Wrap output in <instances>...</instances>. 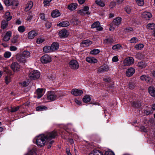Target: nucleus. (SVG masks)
I'll use <instances>...</instances> for the list:
<instances>
[{
	"label": "nucleus",
	"mask_w": 155,
	"mask_h": 155,
	"mask_svg": "<svg viewBox=\"0 0 155 155\" xmlns=\"http://www.w3.org/2000/svg\"><path fill=\"white\" fill-rule=\"evenodd\" d=\"M12 32L11 31H7L3 37V40L5 41H8L12 36Z\"/></svg>",
	"instance_id": "obj_16"
},
{
	"label": "nucleus",
	"mask_w": 155,
	"mask_h": 155,
	"mask_svg": "<svg viewBox=\"0 0 155 155\" xmlns=\"http://www.w3.org/2000/svg\"><path fill=\"white\" fill-rule=\"evenodd\" d=\"M89 155H104L103 152L101 151L95 149L92 150Z\"/></svg>",
	"instance_id": "obj_18"
},
{
	"label": "nucleus",
	"mask_w": 155,
	"mask_h": 155,
	"mask_svg": "<svg viewBox=\"0 0 155 155\" xmlns=\"http://www.w3.org/2000/svg\"><path fill=\"white\" fill-rule=\"evenodd\" d=\"M37 35V33L35 31H31L28 32V38L29 39H32Z\"/></svg>",
	"instance_id": "obj_21"
},
{
	"label": "nucleus",
	"mask_w": 155,
	"mask_h": 155,
	"mask_svg": "<svg viewBox=\"0 0 155 155\" xmlns=\"http://www.w3.org/2000/svg\"><path fill=\"white\" fill-rule=\"evenodd\" d=\"M4 18L7 21H10L12 18V16L10 15V13L9 12H6Z\"/></svg>",
	"instance_id": "obj_40"
},
{
	"label": "nucleus",
	"mask_w": 155,
	"mask_h": 155,
	"mask_svg": "<svg viewBox=\"0 0 155 155\" xmlns=\"http://www.w3.org/2000/svg\"><path fill=\"white\" fill-rule=\"evenodd\" d=\"M134 107H135L137 108H138L140 107L141 106L140 104L139 103H138L137 102H134L133 103V105Z\"/></svg>",
	"instance_id": "obj_55"
},
{
	"label": "nucleus",
	"mask_w": 155,
	"mask_h": 155,
	"mask_svg": "<svg viewBox=\"0 0 155 155\" xmlns=\"http://www.w3.org/2000/svg\"><path fill=\"white\" fill-rule=\"evenodd\" d=\"M86 61L90 64H95L97 62V60L95 58L92 57H89L86 58Z\"/></svg>",
	"instance_id": "obj_13"
},
{
	"label": "nucleus",
	"mask_w": 155,
	"mask_h": 155,
	"mask_svg": "<svg viewBox=\"0 0 155 155\" xmlns=\"http://www.w3.org/2000/svg\"><path fill=\"white\" fill-rule=\"evenodd\" d=\"M21 107V106H19L16 107H11L10 111L12 112H15L18 110Z\"/></svg>",
	"instance_id": "obj_43"
},
{
	"label": "nucleus",
	"mask_w": 155,
	"mask_h": 155,
	"mask_svg": "<svg viewBox=\"0 0 155 155\" xmlns=\"http://www.w3.org/2000/svg\"><path fill=\"white\" fill-rule=\"evenodd\" d=\"M59 35L61 38H66L68 36V34L66 30H62L59 31Z\"/></svg>",
	"instance_id": "obj_19"
},
{
	"label": "nucleus",
	"mask_w": 155,
	"mask_h": 155,
	"mask_svg": "<svg viewBox=\"0 0 155 155\" xmlns=\"http://www.w3.org/2000/svg\"><path fill=\"white\" fill-rule=\"evenodd\" d=\"M57 136L56 132L52 131L39 135L35 138L34 141L37 146L41 147L44 146L47 143V148L49 149L54 142L51 139L54 138Z\"/></svg>",
	"instance_id": "obj_1"
},
{
	"label": "nucleus",
	"mask_w": 155,
	"mask_h": 155,
	"mask_svg": "<svg viewBox=\"0 0 155 155\" xmlns=\"http://www.w3.org/2000/svg\"><path fill=\"white\" fill-rule=\"evenodd\" d=\"M57 93L54 92H48L47 99L48 100H50V101H52L55 100L57 97Z\"/></svg>",
	"instance_id": "obj_5"
},
{
	"label": "nucleus",
	"mask_w": 155,
	"mask_h": 155,
	"mask_svg": "<svg viewBox=\"0 0 155 155\" xmlns=\"http://www.w3.org/2000/svg\"><path fill=\"white\" fill-rule=\"evenodd\" d=\"M77 4L75 3H73L69 5L68 6V9L71 10L73 11L77 8Z\"/></svg>",
	"instance_id": "obj_27"
},
{
	"label": "nucleus",
	"mask_w": 155,
	"mask_h": 155,
	"mask_svg": "<svg viewBox=\"0 0 155 155\" xmlns=\"http://www.w3.org/2000/svg\"><path fill=\"white\" fill-rule=\"evenodd\" d=\"M143 46V44H140L136 45L135 46V48L136 50H140L142 48Z\"/></svg>",
	"instance_id": "obj_44"
},
{
	"label": "nucleus",
	"mask_w": 155,
	"mask_h": 155,
	"mask_svg": "<svg viewBox=\"0 0 155 155\" xmlns=\"http://www.w3.org/2000/svg\"><path fill=\"white\" fill-rule=\"evenodd\" d=\"M18 38V36H15L12 39V42L13 44H15L17 41V39Z\"/></svg>",
	"instance_id": "obj_50"
},
{
	"label": "nucleus",
	"mask_w": 155,
	"mask_h": 155,
	"mask_svg": "<svg viewBox=\"0 0 155 155\" xmlns=\"http://www.w3.org/2000/svg\"><path fill=\"white\" fill-rule=\"evenodd\" d=\"M48 109L47 107L44 106H40L36 107V110L38 111H41L46 110Z\"/></svg>",
	"instance_id": "obj_34"
},
{
	"label": "nucleus",
	"mask_w": 155,
	"mask_h": 155,
	"mask_svg": "<svg viewBox=\"0 0 155 155\" xmlns=\"http://www.w3.org/2000/svg\"><path fill=\"white\" fill-rule=\"evenodd\" d=\"M51 47L52 51L57 50L58 48L59 44L56 42H54L51 45Z\"/></svg>",
	"instance_id": "obj_28"
},
{
	"label": "nucleus",
	"mask_w": 155,
	"mask_h": 155,
	"mask_svg": "<svg viewBox=\"0 0 155 155\" xmlns=\"http://www.w3.org/2000/svg\"><path fill=\"white\" fill-rule=\"evenodd\" d=\"M135 72V70L134 68H130L126 71V74L127 77H130L134 74Z\"/></svg>",
	"instance_id": "obj_15"
},
{
	"label": "nucleus",
	"mask_w": 155,
	"mask_h": 155,
	"mask_svg": "<svg viewBox=\"0 0 155 155\" xmlns=\"http://www.w3.org/2000/svg\"><path fill=\"white\" fill-rule=\"evenodd\" d=\"M60 15V13L58 10L53 11L51 13V16L52 17H57Z\"/></svg>",
	"instance_id": "obj_29"
},
{
	"label": "nucleus",
	"mask_w": 155,
	"mask_h": 155,
	"mask_svg": "<svg viewBox=\"0 0 155 155\" xmlns=\"http://www.w3.org/2000/svg\"><path fill=\"white\" fill-rule=\"evenodd\" d=\"M40 19L43 21H46V18L45 17V14L44 13L40 14Z\"/></svg>",
	"instance_id": "obj_49"
},
{
	"label": "nucleus",
	"mask_w": 155,
	"mask_h": 155,
	"mask_svg": "<svg viewBox=\"0 0 155 155\" xmlns=\"http://www.w3.org/2000/svg\"><path fill=\"white\" fill-rule=\"evenodd\" d=\"M16 58L17 61L19 62L25 63L26 61L25 58L22 56L21 54L17 56Z\"/></svg>",
	"instance_id": "obj_24"
},
{
	"label": "nucleus",
	"mask_w": 155,
	"mask_h": 155,
	"mask_svg": "<svg viewBox=\"0 0 155 155\" xmlns=\"http://www.w3.org/2000/svg\"><path fill=\"white\" fill-rule=\"evenodd\" d=\"M5 83L7 84H8L11 81V78L10 76H7L5 78Z\"/></svg>",
	"instance_id": "obj_51"
},
{
	"label": "nucleus",
	"mask_w": 155,
	"mask_h": 155,
	"mask_svg": "<svg viewBox=\"0 0 155 155\" xmlns=\"http://www.w3.org/2000/svg\"><path fill=\"white\" fill-rule=\"evenodd\" d=\"M140 79L143 81H145L147 83H149L151 78L148 76L143 75L140 77Z\"/></svg>",
	"instance_id": "obj_22"
},
{
	"label": "nucleus",
	"mask_w": 155,
	"mask_h": 155,
	"mask_svg": "<svg viewBox=\"0 0 155 155\" xmlns=\"http://www.w3.org/2000/svg\"><path fill=\"white\" fill-rule=\"evenodd\" d=\"M92 44V42L89 40L83 41L81 43V46L83 47H86Z\"/></svg>",
	"instance_id": "obj_14"
},
{
	"label": "nucleus",
	"mask_w": 155,
	"mask_h": 155,
	"mask_svg": "<svg viewBox=\"0 0 155 155\" xmlns=\"http://www.w3.org/2000/svg\"><path fill=\"white\" fill-rule=\"evenodd\" d=\"M5 4L7 6H11V1L10 0H4Z\"/></svg>",
	"instance_id": "obj_53"
},
{
	"label": "nucleus",
	"mask_w": 155,
	"mask_h": 155,
	"mask_svg": "<svg viewBox=\"0 0 155 155\" xmlns=\"http://www.w3.org/2000/svg\"><path fill=\"white\" fill-rule=\"evenodd\" d=\"M71 94L75 96H78L83 94V91L80 89H73L71 91Z\"/></svg>",
	"instance_id": "obj_9"
},
{
	"label": "nucleus",
	"mask_w": 155,
	"mask_h": 155,
	"mask_svg": "<svg viewBox=\"0 0 155 155\" xmlns=\"http://www.w3.org/2000/svg\"><path fill=\"white\" fill-rule=\"evenodd\" d=\"M21 54L25 58H28L30 56V52L27 51H24Z\"/></svg>",
	"instance_id": "obj_31"
},
{
	"label": "nucleus",
	"mask_w": 155,
	"mask_h": 155,
	"mask_svg": "<svg viewBox=\"0 0 155 155\" xmlns=\"http://www.w3.org/2000/svg\"><path fill=\"white\" fill-rule=\"evenodd\" d=\"M41 61L42 63L47 64L51 61V57L49 55L45 54L41 58Z\"/></svg>",
	"instance_id": "obj_6"
},
{
	"label": "nucleus",
	"mask_w": 155,
	"mask_h": 155,
	"mask_svg": "<svg viewBox=\"0 0 155 155\" xmlns=\"http://www.w3.org/2000/svg\"><path fill=\"white\" fill-rule=\"evenodd\" d=\"M36 152L35 149L33 148L30 150L28 152L25 154V155H36Z\"/></svg>",
	"instance_id": "obj_32"
},
{
	"label": "nucleus",
	"mask_w": 155,
	"mask_h": 155,
	"mask_svg": "<svg viewBox=\"0 0 155 155\" xmlns=\"http://www.w3.org/2000/svg\"><path fill=\"white\" fill-rule=\"evenodd\" d=\"M95 3L101 7H104L105 5L104 2L101 0H96Z\"/></svg>",
	"instance_id": "obj_38"
},
{
	"label": "nucleus",
	"mask_w": 155,
	"mask_h": 155,
	"mask_svg": "<svg viewBox=\"0 0 155 155\" xmlns=\"http://www.w3.org/2000/svg\"><path fill=\"white\" fill-rule=\"evenodd\" d=\"M140 130L141 131H143L144 132H147V130L144 126H142L140 127Z\"/></svg>",
	"instance_id": "obj_61"
},
{
	"label": "nucleus",
	"mask_w": 155,
	"mask_h": 155,
	"mask_svg": "<svg viewBox=\"0 0 155 155\" xmlns=\"http://www.w3.org/2000/svg\"><path fill=\"white\" fill-rule=\"evenodd\" d=\"M125 32L126 33H128L130 32V31H133V29L131 28H127L126 29H125Z\"/></svg>",
	"instance_id": "obj_58"
},
{
	"label": "nucleus",
	"mask_w": 155,
	"mask_h": 155,
	"mask_svg": "<svg viewBox=\"0 0 155 155\" xmlns=\"http://www.w3.org/2000/svg\"><path fill=\"white\" fill-rule=\"evenodd\" d=\"M122 48V46L119 44L115 45L112 47V48L113 50L116 51H118L120 50Z\"/></svg>",
	"instance_id": "obj_33"
},
{
	"label": "nucleus",
	"mask_w": 155,
	"mask_h": 155,
	"mask_svg": "<svg viewBox=\"0 0 155 155\" xmlns=\"http://www.w3.org/2000/svg\"><path fill=\"white\" fill-rule=\"evenodd\" d=\"M146 65L147 64L145 62L142 61L139 62L137 64V66L141 69L144 68Z\"/></svg>",
	"instance_id": "obj_39"
},
{
	"label": "nucleus",
	"mask_w": 155,
	"mask_h": 155,
	"mask_svg": "<svg viewBox=\"0 0 155 155\" xmlns=\"http://www.w3.org/2000/svg\"><path fill=\"white\" fill-rule=\"evenodd\" d=\"M69 67L72 69L76 70L79 67V64L78 62L75 60H71L69 63Z\"/></svg>",
	"instance_id": "obj_4"
},
{
	"label": "nucleus",
	"mask_w": 155,
	"mask_h": 155,
	"mask_svg": "<svg viewBox=\"0 0 155 155\" xmlns=\"http://www.w3.org/2000/svg\"><path fill=\"white\" fill-rule=\"evenodd\" d=\"M51 1V0H44L43 2L44 6H46L49 5Z\"/></svg>",
	"instance_id": "obj_52"
},
{
	"label": "nucleus",
	"mask_w": 155,
	"mask_h": 155,
	"mask_svg": "<svg viewBox=\"0 0 155 155\" xmlns=\"http://www.w3.org/2000/svg\"><path fill=\"white\" fill-rule=\"evenodd\" d=\"M121 18L120 17H117L114 19L113 22L112 24H110V30L111 31L114 29V27H113V25L116 26H118L121 23Z\"/></svg>",
	"instance_id": "obj_3"
},
{
	"label": "nucleus",
	"mask_w": 155,
	"mask_h": 155,
	"mask_svg": "<svg viewBox=\"0 0 155 155\" xmlns=\"http://www.w3.org/2000/svg\"><path fill=\"white\" fill-rule=\"evenodd\" d=\"M8 21L5 20L2 21L1 25V27L2 29H4L7 27L8 25Z\"/></svg>",
	"instance_id": "obj_23"
},
{
	"label": "nucleus",
	"mask_w": 155,
	"mask_h": 155,
	"mask_svg": "<svg viewBox=\"0 0 155 155\" xmlns=\"http://www.w3.org/2000/svg\"><path fill=\"white\" fill-rule=\"evenodd\" d=\"M105 155H115V154L112 151H107L105 152Z\"/></svg>",
	"instance_id": "obj_57"
},
{
	"label": "nucleus",
	"mask_w": 155,
	"mask_h": 155,
	"mask_svg": "<svg viewBox=\"0 0 155 155\" xmlns=\"http://www.w3.org/2000/svg\"><path fill=\"white\" fill-rule=\"evenodd\" d=\"M116 5V2H111L109 5L110 8H112L114 7Z\"/></svg>",
	"instance_id": "obj_56"
},
{
	"label": "nucleus",
	"mask_w": 155,
	"mask_h": 155,
	"mask_svg": "<svg viewBox=\"0 0 155 155\" xmlns=\"http://www.w3.org/2000/svg\"><path fill=\"white\" fill-rule=\"evenodd\" d=\"M45 26L47 28H49L51 26V24L49 22H47L45 24Z\"/></svg>",
	"instance_id": "obj_64"
},
{
	"label": "nucleus",
	"mask_w": 155,
	"mask_h": 155,
	"mask_svg": "<svg viewBox=\"0 0 155 155\" xmlns=\"http://www.w3.org/2000/svg\"><path fill=\"white\" fill-rule=\"evenodd\" d=\"M125 10L127 13H130L131 12V9L129 7H127L125 8Z\"/></svg>",
	"instance_id": "obj_62"
},
{
	"label": "nucleus",
	"mask_w": 155,
	"mask_h": 155,
	"mask_svg": "<svg viewBox=\"0 0 155 155\" xmlns=\"http://www.w3.org/2000/svg\"><path fill=\"white\" fill-rule=\"evenodd\" d=\"M77 13L78 14L81 15H85L86 14L90 15V12H85L82 9H81L79 10H78L77 11Z\"/></svg>",
	"instance_id": "obj_36"
},
{
	"label": "nucleus",
	"mask_w": 155,
	"mask_h": 155,
	"mask_svg": "<svg viewBox=\"0 0 155 155\" xmlns=\"http://www.w3.org/2000/svg\"><path fill=\"white\" fill-rule=\"evenodd\" d=\"M91 28H96L97 30L99 31L103 30V28L100 26V24L98 21H96L93 23L91 25Z\"/></svg>",
	"instance_id": "obj_10"
},
{
	"label": "nucleus",
	"mask_w": 155,
	"mask_h": 155,
	"mask_svg": "<svg viewBox=\"0 0 155 155\" xmlns=\"http://www.w3.org/2000/svg\"><path fill=\"white\" fill-rule=\"evenodd\" d=\"M137 4L139 6H142L144 4L143 0H135Z\"/></svg>",
	"instance_id": "obj_46"
},
{
	"label": "nucleus",
	"mask_w": 155,
	"mask_h": 155,
	"mask_svg": "<svg viewBox=\"0 0 155 155\" xmlns=\"http://www.w3.org/2000/svg\"><path fill=\"white\" fill-rule=\"evenodd\" d=\"M148 92L153 97H155V88L150 86L148 88Z\"/></svg>",
	"instance_id": "obj_20"
},
{
	"label": "nucleus",
	"mask_w": 155,
	"mask_h": 155,
	"mask_svg": "<svg viewBox=\"0 0 155 155\" xmlns=\"http://www.w3.org/2000/svg\"><path fill=\"white\" fill-rule=\"evenodd\" d=\"M18 2L17 0H13L11 1V5L12 6L13 8H15L18 5Z\"/></svg>",
	"instance_id": "obj_37"
},
{
	"label": "nucleus",
	"mask_w": 155,
	"mask_h": 155,
	"mask_svg": "<svg viewBox=\"0 0 155 155\" xmlns=\"http://www.w3.org/2000/svg\"><path fill=\"white\" fill-rule=\"evenodd\" d=\"M17 49V48L15 46H12L10 47V50L11 51H15Z\"/></svg>",
	"instance_id": "obj_60"
},
{
	"label": "nucleus",
	"mask_w": 155,
	"mask_h": 155,
	"mask_svg": "<svg viewBox=\"0 0 155 155\" xmlns=\"http://www.w3.org/2000/svg\"><path fill=\"white\" fill-rule=\"evenodd\" d=\"M109 69L108 66L105 65H103L100 67L97 70V72L101 73L108 71Z\"/></svg>",
	"instance_id": "obj_12"
},
{
	"label": "nucleus",
	"mask_w": 155,
	"mask_h": 155,
	"mask_svg": "<svg viewBox=\"0 0 155 155\" xmlns=\"http://www.w3.org/2000/svg\"><path fill=\"white\" fill-rule=\"evenodd\" d=\"M100 52V51L98 49H94L92 50L90 52V53L92 54L96 55L98 54Z\"/></svg>",
	"instance_id": "obj_45"
},
{
	"label": "nucleus",
	"mask_w": 155,
	"mask_h": 155,
	"mask_svg": "<svg viewBox=\"0 0 155 155\" xmlns=\"http://www.w3.org/2000/svg\"><path fill=\"white\" fill-rule=\"evenodd\" d=\"M44 89L43 88H38L36 91V93L38 96L37 97L38 99L41 98L44 94Z\"/></svg>",
	"instance_id": "obj_17"
},
{
	"label": "nucleus",
	"mask_w": 155,
	"mask_h": 155,
	"mask_svg": "<svg viewBox=\"0 0 155 155\" xmlns=\"http://www.w3.org/2000/svg\"><path fill=\"white\" fill-rule=\"evenodd\" d=\"M152 16V14L148 12H145L142 14V17L146 20H149Z\"/></svg>",
	"instance_id": "obj_11"
},
{
	"label": "nucleus",
	"mask_w": 155,
	"mask_h": 155,
	"mask_svg": "<svg viewBox=\"0 0 155 155\" xmlns=\"http://www.w3.org/2000/svg\"><path fill=\"white\" fill-rule=\"evenodd\" d=\"M11 55V53L10 52L6 51L5 52L4 54V57L6 58H10Z\"/></svg>",
	"instance_id": "obj_48"
},
{
	"label": "nucleus",
	"mask_w": 155,
	"mask_h": 155,
	"mask_svg": "<svg viewBox=\"0 0 155 155\" xmlns=\"http://www.w3.org/2000/svg\"><path fill=\"white\" fill-rule=\"evenodd\" d=\"M44 41V39L40 38H38L37 39L36 42L38 44H40L41 43L43 42Z\"/></svg>",
	"instance_id": "obj_59"
},
{
	"label": "nucleus",
	"mask_w": 155,
	"mask_h": 155,
	"mask_svg": "<svg viewBox=\"0 0 155 155\" xmlns=\"http://www.w3.org/2000/svg\"><path fill=\"white\" fill-rule=\"evenodd\" d=\"M33 6V3L32 2H28L26 5L25 8V10L28 11L31 9Z\"/></svg>",
	"instance_id": "obj_26"
},
{
	"label": "nucleus",
	"mask_w": 155,
	"mask_h": 155,
	"mask_svg": "<svg viewBox=\"0 0 155 155\" xmlns=\"http://www.w3.org/2000/svg\"><path fill=\"white\" fill-rule=\"evenodd\" d=\"M69 25L70 24L68 21H65L58 24L57 26L61 27H67L69 26Z\"/></svg>",
	"instance_id": "obj_25"
},
{
	"label": "nucleus",
	"mask_w": 155,
	"mask_h": 155,
	"mask_svg": "<svg viewBox=\"0 0 155 155\" xmlns=\"http://www.w3.org/2000/svg\"><path fill=\"white\" fill-rule=\"evenodd\" d=\"M91 100V97L90 95H85L83 99V101L84 103H87L89 102Z\"/></svg>",
	"instance_id": "obj_35"
},
{
	"label": "nucleus",
	"mask_w": 155,
	"mask_h": 155,
	"mask_svg": "<svg viewBox=\"0 0 155 155\" xmlns=\"http://www.w3.org/2000/svg\"><path fill=\"white\" fill-rule=\"evenodd\" d=\"M147 27L149 29H153L155 28V24L154 23L148 24L147 25Z\"/></svg>",
	"instance_id": "obj_41"
},
{
	"label": "nucleus",
	"mask_w": 155,
	"mask_h": 155,
	"mask_svg": "<svg viewBox=\"0 0 155 155\" xmlns=\"http://www.w3.org/2000/svg\"><path fill=\"white\" fill-rule=\"evenodd\" d=\"M18 30L19 32L22 33L25 31V28L23 26H20L18 28Z\"/></svg>",
	"instance_id": "obj_47"
},
{
	"label": "nucleus",
	"mask_w": 155,
	"mask_h": 155,
	"mask_svg": "<svg viewBox=\"0 0 155 155\" xmlns=\"http://www.w3.org/2000/svg\"><path fill=\"white\" fill-rule=\"evenodd\" d=\"M43 51L45 53H49L52 51L51 46H45L43 48Z\"/></svg>",
	"instance_id": "obj_30"
},
{
	"label": "nucleus",
	"mask_w": 155,
	"mask_h": 155,
	"mask_svg": "<svg viewBox=\"0 0 155 155\" xmlns=\"http://www.w3.org/2000/svg\"><path fill=\"white\" fill-rule=\"evenodd\" d=\"M134 62V58L132 57H129L125 58L123 61L124 65L125 66H129L133 64Z\"/></svg>",
	"instance_id": "obj_7"
},
{
	"label": "nucleus",
	"mask_w": 155,
	"mask_h": 155,
	"mask_svg": "<svg viewBox=\"0 0 155 155\" xmlns=\"http://www.w3.org/2000/svg\"><path fill=\"white\" fill-rule=\"evenodd\" d=\"M114 41L113 39L111 38H108L104 40L105 43L108 44H111L113 43Z\"/></svg>",
	"instance_id": "obj_42"
},
{
	"label": "nucleus",
	"mask_w": 155,
	"mask_h": 155,
	"mask_svg": "<svg viewBox=\"0 0 155 155\" xmlns=\"http://www.w3.org/2000/svg\"><path fill=\"white\" fill-rule=\"evenodd\" d=\"M130 41L131 43H136L138 42V39L136 38L133 37L130 40Z\"/></svg>",
	"instance_id": "obj_54"
},
{
	"label": "nucleus",
	"mask_w": 155,
	"mask_h": 155,
	"mask_svg": "<svg viewBox=\"0 0 155 155\" xmlns=\"http://www.w3.org/2000/svg\"><path fill=\"white\" fill-rule=\"evenodd\" d=\"M89 9V7L87 6H85L83 8V9H82V10H83L84 12H89L88 11Z\"/></svg>",
	"instance_id": "obj_63"
},
{
	"label": "nucleus",
	"mask_w": 155,
	"mask_h": 155,
	"mask_svg": "<svg viewBox=\"0 0 155 155\" xmlns=\"http://www.w3.org/2000/svg\"><path fill=\"white\" fill-rule=\"evenodd\" d=\"M40 73L37 70H34L31 72L29 74V78L31 80H35L40 77Z\"/></svg>",
	"instance_id": "obj_2"
},
{
	"label": "nucleus",
	"mask_w": 155,
	"mask_h": 155,
	"mask_svg": "<svg viewBox=\"0 0 155 155\" xmlns=\"http://www.w3.org/2000/svg\"><path fill=\"white\" fill-rule=\"evenodd\" d=\"M11 67L13 71L15 72L19 71L20 68L19 64L16 62H13L11 64Z\"/></svg>",
	"instance_id": "obj_8"
}]
</instances>
